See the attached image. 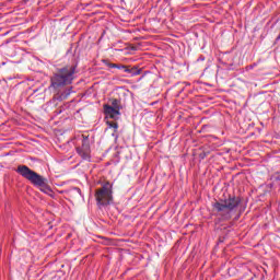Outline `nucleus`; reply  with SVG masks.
<instances>
[{
	"mask_svg": "<svg viewBox=\"0 0 280 280\" xmlns=\"http://www.w3.org/2000/svg\"><path fill=\"white\" fill-rule=\"evenodd\" d=\"M107 125L109 128H114V132H117V128H119V125L115 121H107Z\"/></svg>",
	"mask_w": 280,
	"mask_h": 280,
	"instance_id": "10",
	"label": "nucleus"
},
{
	"mask_svg": "<svg viewBox=\"0 0 280 280\" xmlns=\"http://www.w3.org/2000/svg\"><path fill=\"white\" fill-rule=\"evenodd\" d=\"M77 153L83 161H91V140L89 136H82V144L77 148Z\"/></svg>",
	"mask_w": 280,
	"mask_h": 280,
	"instance_id": "5",
	"label": "nucleus"
},
{
	"mask_svg": "<svg viewBox=\"0 0 280 280\" xmlns=\"http://www.w3.org/2000/svg\"><path fill=\"white\" fill-rule=\"evenodd\" d=\"M71 95V89L65 91L61 94H57L55 97L56 100H59V102H62V100H67V97H69Z\"/></svg>",
	"mask_w": 280,
	"mask_h": 280,
	"instance_id": "8",
	"label": "nucleus"
},
{
	"mask_svg": "<svg viewBox=\"0 0 280 280\" xmlns=\"http://www.w3.org/2000/svg\"><path fill=\"white\" fill-rule=\"evenodd\" d=\"M112 108H115L116 110H121V108H124L121 106V101L114 98L112 100V105H109Z\"/></svg>",
	"mask_w": 280,
	"mask_h": 280,
	"instance_id": "9",
	"label": "nucleus"
},
{
	"mask_svg": "<svg viewBox=\"0 0 280 280\" xmlns=\"http://www.w3.org/2000/svg\"><path fill=\"white\" fill-rule=\"evenodd\" d=\"M104 113L109 119H119V116L121 115L118 109L110 107V105H104Z\"/></svg>",
	"mask_w": 280,
	"mask_h": 280,
	"instance_id": "6",
	"label": "nucleus"
},
{
	"mask_svg": "<svg viewBox=\"0 0 280 280\" xmlns=\"http://www.w3.org/2000/svg\"><path fill=\"white\" fill-rule=\"evenodd\" d=\"M95 200L100 209L102 207H108L113 202V184L110 182L105 183L101 188L95 190Z\"/></svg>",
	"mask_w": 280,
	"mask_h": 280,
	"instance_id": "4",
	"label": "nucleus"
},
{
	"mask_svg": "<svg viewBox=\"0 0 280 280\" xmlns=\"http://www.w3.org/2000/svg\"><path fill=\"white\" fill-rule=\"evenodd\" d=\"M240 202H242L240 197L230 196L228 199L215 201L212 207L221 220H231L237 211Z\"/></svg>",
	"mask_w": 280,
	"mask_h": 280,
	"instance_id": "2",
	"label": "nucleus"
},
{
	"mask_svg": "<svg viewBox=\"0 0 280 280\" xmlns=\"http://www.w3.org/2000/svg\"><path fill=\"white\" fill-rule=\"evenodd\" d=\"M125 73H130V75H140L141 69H138L137 67L125 68Z\"/></svg>",
	"mask_w": 280,
	"mask_h": 280,
	"instance_id": "7",
	"label": "nucleus"
},
{
	"mask_svg": "<svg viewBox=\"0 0 280 280\" xmlns=\"http://www.w3.org/2000/svg\"><path fill=\"white\" fill-rule=\"evenodd\" d=\"M72 191H73L74 194H79V196H82V190H81L79 187L72 188Z\"/></svg>",
	"mask_w": 280,
	"mask_h": 280,
	"instance_id": "12",
	"label": "nucleus"
},
{
	"mask_svg": "<svg viewBox=\"0 0 280 280\" xmlns=\"http://www.w3.org/2000/svg\"><path fill=\"white\" fill-rule=\"evenodd\" d=\"M75 73H78V65H68L60 68L51 77L52 89H62V86H69L73 84L75 80Z\"/></svg>",
	"mask_w": 280,
	"mask_h": 280,
	"instance_id": "1",
	"label": "nucleus"
},
{
	"mask_svg": "<svg viewBox=\"0 0 280 280\" xmlns=\"http://www.w3.org/2000/svg\"><path fill=\"white\" fill-rule=\"evenodd\" d=\"M16 172L18 174H20V176H22L26 180H30V183L34 185V187H37L44 194H47V191H49L47 178L28 168L26 165H19Z\"/></svg>",
	"mask_w": 280,
	"mask_h": 280,
	"instance_id": "3",
	"label": "nucleus"
},
{
	"mask_svg": "<svg viewBox=\"0 0 280 280\" xmlns=\"http://www.w3.org/2000/svg\"><path fill=\"white\" fill-rule=\"evenodd\" d=\"M106 67H108L109 69H117V63H110L107 60L104 61Z\"/></svg>",
	"mask_w": 280,
	"mask_h": 280,
	"instance_id": "11",
	"label": "nucleus"
},
{
	"mask_svg": "<svg viewBox=\"0 0 280 280\" xmlns=\"http://www.w3.org/2000/svg\"><path fill=\"white\" fill-rule=\"evenodd\" d=\"M116 69H122L124 71H126V69H128V67L124 66V65H117Z\"/></svg>",
	"mask_w": 280,
	"mask_h": 280,
	"instance_id": "13",
	"label": "nucleus"
}]
</instances>
